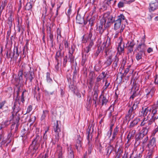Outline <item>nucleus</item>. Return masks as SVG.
I'll use <instances>...</instances> for the list:
<instances>
[{
	"label": "nucleus",
	"instance_id": "obj_1",
	"mask_svg": "<svg viewBox=\"0 0 158 158\" xmlns=\"http://www.w3.org/2000/svg\"><path fill=\"white\" fill-rule=\"evenodd\" d=\"M41 140L42 136L40 133H36L29 148L27 151L28 153L30 154L32 156H35L36 151L40 146Z\"/></svg>",
	"mask_w": 158,
	"mask_h": 158
},
{
	"label": "nucleus",
	"instance_id": "obj_2",
	"mask_svg": "<svg viewBox=\"0 0 158 158\" xmlns=\"http://www.w3.org/2000/svg\"><path fill=\"white\" fill-rule=\"evenodd\" d=\"M29 66L25 64L22 66V68L19 71L18 74V78H15V81L16 82V85H17L20 83H22L23 81V73L25 71L29 70Z\"/></svg>",
	"mask_w": 158,
	"mask_h": 158
},
{
	"label": "nucleus",
	"instance_id": "obj_3",
	"mask_svg": "<svg viewBox=\"0 0 158 158\" xmlns=\"http://www.w3.org/2000/svg\"><path fill=\"white\" fill-rule=\"evenodd\" d=\"M12 116L13 117V120H15L16 122L18 123L20 119V114L19 112L21 110L19 108V104L18 101L14 102Z\"/></svg>",
	"mask_w": 158,
	"mask_h": 158
},
{
	"label": "nucleus",
	"instance_id": "obj_4",
	"mask_svg": "<svg viewBox=\"0 0 158 158\" xmlns=\"http://www.w3.org/2000/svg\"><path fill=\"white\" fill-rule=\"evenodd\" d=\"M127 23V20L123 14H121L117 17V19L114 21V29L115 30L118 29L121 24L125 25Z\"/></svg>",
	"mask_w": 158,
	"mask_h": 158
},
{
	"label": "nucleus",
	"instance_id": "obj_5",
	"mask_svg": "<svg viewBox=\"0 0 158 158\" xmlns=\"http://www.w3.org/2000/svg\"><path fill=\"white\" fill-rule=\"evenodd\" d=\"M156 89L154 86H148L145 89L146 97L148 100L152 99L155 95Z\"/></svg>",
	"mask_w": 158,
	"mask_h": 158
},
{
	"label": "nucleus",
	"instance_id": "obj_6",
	"mask_svg": "<svg viewBox=\"0 0 158 158\" xmlns=\"http://www.w3.org/2000/svg\"><path fill=\"white\" fill-rule=\"evenodd\" d=\"M64 54V51H62V50H58L56 53L55 59L56 61L55 63H56V64L55 65V68L57 71L60 66V62L61 60V57Z\"/></svg>",
	"mask_w": 158,
	"mask_h": 158
},
{
	"label": "nucleus",
	"instance_id": "obj_7",
	"mask_svg": "<svg viewBox=\"0 0 158 158\" xmlns=\"http://www.w3.org/2000/svg\"><path fill=\"white\" fill-rule=\"evenodd\" d=\"M29 72L27 71H25L23 75L26 79V81L27 80H29L30 82H32V80L35 77V75L34 70L33 69H31L30 66H29Z\"/></svg>",
	"mask_w": 158,
	"mask_h": 158
},
{
	"label": "nucleus",
	"instance_id": "obj_8",
	"mask_svg": "<svg viewBox=\"0 0 158 158\" xmlns=\"http://www.w3.org/2000/svg\"><path fill=\"white\" fill-rule=\"evenodd\" d=\"M157 109L156 108H153L151 109V118L150 119L148 122L149 125H151L155 121V120L158 118V114L157 113Z\"/></svg>",
	"mask_w": 158,
	"mask_h": 158
},
{
	"label": "nucleus",
	"instance_id": "obj_9",
	"mask_svg": "<svg viewBox=\"0 0 158 158\" xmlns=\"http://www.w3.org/2000/svg\"><path fill=\"white\" fill-rule=\"evenodd\" d=\"M92 127L89 126V127L88 128L86 134L87 135V139L88 141V152L89 154L91 153V151L92 148L93 147L91 143H90V141L91 140L92 138V135L91 133V128Z\"/></svg>",
	"mask_w": 158,
	"mask_h": 158
},
{
	"label": "nucleus",
	"instance_id": "obj_10",
	"mask_svg": "<svg viewBox=\"0 0 158 158\" xmlns=\"http://www.w3.org/2000/svg\"><path fill=\"white\" fill-rule=\"evenodd\" d=\"M147 150L154 151L156 148V139L155 137H152L148 142L147 146Z\"/></svg>",
	"mask_w": 158,
	"mask_h": 158
},
{
	"label": "nucleus",
	"instance_id": "obj_11",
	"mask_svg": "<svg viewBox=\"0 0 158 158\" xmlns=\"http://www.w3.org/2000/svg\"><path fill=\"white\" fill-rule=\"evenodd\" d=\"M142 115L144 117H149V118H150L151 116V108L149 107H147L145 108H142V110L141 111Z\"/></svg>",
	"mask_w": 158,
	"mask_h": 158
},
{
	"label": "nucleus",
	"instance_id": "obj_12",
	"mask_svg": "<svg viewBox=\"0 0 158 158\" xmlns=\"http://www.w3.org/2000/svg\"><path fill=\"white\" fill-rule=\"evenodd\" d=\"M81 139V138L79 137L76 142L75 147L77 152H80L81 150L82 149Z\"/></svg>",
	"mask_w": 158,
	"mask_h": 158
},
{
	"label": "nucleus",
	"instance_id": "obj_13",
	"mask_svg": "<svg viewBox=\"0 0 158 158\" xmlns=\"http://www.w3.org/2000/svg\"><path fill=\"white\" fill-rule=\"evenodd\" d=\"M18 51V50H7L6 56L7 58H12L15 56V52L16 56H18L19 53Z\"/></svg>",
	"mask_w": 158,
	"mask_h": 158
},
{
	"label": "nucleus",
	"instance_id": "obj_14",
	"mask_svg": "<svg viewBox=\"0 0 158 158\" xmlns=\"http://www.w3.org/2000/svg\"><path fill=\"white\" fill-rule=\"evenodd\" d=\"M54 124V125L53 127L54 131L56 133V135H57L58 136H59V133L61 131V130L58 121H56Z\"/></svg>",
	"mask_w": 158,
	"mask_h": 158
},
{
	"label": "nucleus",
	"instance_id": "obj_15",
	"mask_svg": "<svg viewBox=\"0 0 158 158\" xmlns=\"http://www.w3.org/2000/svg\"><path fill=\"white\" fill-rule=\"evenodd\" d=\"M99 102L101 103L102 106L106 105L108 102V100L106 97L101 94L99 97Z\"/></svg>",
	"mask_w": 158,
	"mask_h": 158
},
{
	"label": "nucleus",
	"instance_id": "obj_16",
	"mask_svg": "<svg viewBox=\"0 0 158 158\" xmlns=\"http://www.w3.org/2000/svg\"><path fill=\"white\" fill-rule=\"evenodd\" d=\"M135 112H133L132 110H129L127 113L126 114L125 118L126 120H128L129 122L131 120L133 119L134 117Z\"/></svg>",
	"mask_w": 158,
	"mask_h": 158
},
{
	"label": "nucleus",
	"instance_id": "obj_17",
	"mask_svg": "<svg viewBox=\"0 0 158 158\" xmlns=\"http://www.w3.org/2000/svg\"><path fill=\"white\" fill-rule=\"evenodd\" d=\"M140 119L137 118H135L133 121H131L129 126L130 129H134V127L136 126L139 122Z\"/></svg>",
	"mask_w": 158,
	"mask_h": 158
},
{
	"label": "nucleus",
	"instance_id": "obj_18",
	"mask_svg": "<svg viewBox=\"0 0 158 158\" xmlns=\"http://www.w3.org/2000/svg\"><path fill=\"white\" fill-rule=\"evenodd\" d=\"M137 86V85L136 84H135L132 86V90L134 91L133 94L130 97L131 98H132L133 99L139 93V92L138 91V88L136 87Z\"/></svg>",
	"mask_w": 158,
	"mask_h": 158
},
{
	"label": "nucleus",
	"instance_id": "obj_19",
	"mask_svg": "<svg viewBox=\"0 0 158 158\" xmlns=\"http://www.w3.org/2000/svg\"><path fill=\"white\" fill-rule=\"evenodd\" d=\"M135 132L136 131L134 129H130L127 136V142H129L131 139L133 138L135 135Z\"/></svg>",
	"mask_w": 158,
	"mask_h": 158
},
{
	"label": "nucleus",
	"instance_id": "obj_20",
	"mask_svg": "<svg viewBox=\"0 0 158 158\" xmlns=\"http://www.w3.org/2000/svg\"><path fill=\"white\" fill-rule=\"evenodd\" d=\"M150 129V127L148 126L147 125H146V126L143 127L142 129L140 131V133L143 134L144 135H147L149 130Z\"/></svg>",
	"mask_w": 158,
	"mask_h": 158
},
{
	"label": "nucleus",
	"instance_id": "obj_21",
	"mask_svg": "<svg viewBox=\"0 0 158 158\" xmlns=\"http://www.w3.org/2000/svg\"><path fill=\"white\" fill-rule=\"evenodd\" d=\"M76 22L80 24H82L83 23L84 25H85L87 23V22L84 21L83 18L81 17L80 15H77L76 17Z\"/></svg>",
	"mask_w": 158,
	"mask_h": 158
},
{
	"label": "nucleus",
	"instance_id": "obj_22",
	"mask_svg": "<svg viewBox=\"0 0 158 158\" xmlns=\"http://www.w3.org/2000/svg\"><path fill=\"white\" fill-rule=\"evenodd\" d=\"M145 136V135H144L140 133H139V134L138 136L136 135L135 136V144H137V145L139 144L140 143V141L143 139Z\"/></svg>",
	"mask_w": 158,
	"mask_h": 158
},
{
	"label": "nucleus",
	"instance_id": "obj_23",
	"mask_svg": "<svg viewBox=\"0 0 158 158\" xmlns=\"http://www.w3.org/2000/svg\"><path fill=\"white\" fill-rule=\"evenodd\" d=\"M123 38L121 36L119 37L118 40V45L117 49H124V44L122 43Z\"/></svg>",
	"mask_w": 158,
	"mask_h": 158
},
{
	"label": "nucleus",
	"instance_id": "obj_24",
	"mask_svg": "<svg viewBox=\"0 0 158 158\" xmlns=\"http://www.w3.org/2000/svg\"><path fill=\"white\" fill-rule=\"evenodd\" d=\"M114 149V148L112 145H109L106 148V155L109 156Z\"/></svg>",
	"mask_w": 158,
	"mask_h": 158
},
{
	"label": "nucleus",
	"instance_id": "obj_25",
	"mask_svg": "<svg viewBox=\"0 0 158 158\" xmlns=\"http://www.w3.org/2000/svg\"><path fill=\"white\" fill-rule=\"evenodd\" d=\"M150 118H149V117H144L143 121L141 122L140 126L141 127L146 126V125H147L148 126H150L151 125L148 124V122L149 121Z\"/></svg>",
	"mask_w": 158,
	"mask_h": 158
},
{
	"label": "nucleus",
	"instance_id": "obj_26",
	"mask_svg": "<svg viewBox=\"0 0 158 158\" xmlns=\"http://www.w3.org/2000/svg\"><path fill=\"white\" fill-rule=\"evenodd\" d=\"M68 158H74L73 152L70 145L68 147Z\"/></svg>",
	"mask_w": 158,
	"mask_h": 158
},
{
	"label": "nucleus",
	"instance_id": "obj_27",
	"mask_svg": "<svg viewBox=\"0 0 158 158\" xmlns=\"http://www.w3.org/2000/svg\"><path fill=\"white\" fill-rule=\"evenodd\" d=\"M98 97V93L96 90L95 91L93 95V100L94 101L93 103L95 105V107H96L97 106V101Z\"/></svg>",
	"mask_w": 158,
	"mask_h": 158
},
{
	"label": "nucleus",
	"instance_id": "obj_28",
	"mask_svg": "<svg viewBox=\"0 0 158 158\" xmlns=\"http://www.w3.org/2000/svg\"><path fill=\"white\" fill-rule=\"evenodd\" d=\"M158 4L156 2L151 3L150 4L149 10L151 11H153L157 8Z\"/></svg>",
	"mask_w": 158,
	"mask_h": 158
},
{
	"label": "nucleus",
	"instance_id": "obj_29",
	"mask_svg": "<svg viewBox=\"0 0 158 158\" xmlns=\"http://www.w3.org/2000/svg\"><path fill=\"white\" fill-rule=\"evenodd\" d=\"M73 52L74 50H69V56L71 63H72L74 62V56L73 55Z\"/></svg>",
	"mask_w": 158,
	"mask_h": 158
},
{
	"label": "nucleus",
	"instance_id": "obj_30",
	"mask_svg": "<svg viewBox=\"0 0 158 158\" xmlns=\"http://www.w3.org/2000/svg\"><path fill=\"white\" fill-rule=\"evenodd\" d=\"M61 30L58 28L56 30V39L58 41L61 40Z\"/></svg>",
	"mask_w": 158,
	"mask_h": 158
},
{
	"label": "nucleus",
	"instance_id": "obj_31",
	"mask_svg": "<svg viewBox=\"0 0 158 158\" xmlns=\"http://www.w3.org/2000/svg\"><path fill=\"white\" fill-rule=\"evenodd\" d=\"M135 44L134 42L133 41H129L127 44V47L129 49H132L134 46Z\"/></svg>",
	"mask_w": 158,
	"mask_h": 158
},
{
	"label": "nucleus",
	"instance_id": "obj_32",
	"mask_svg": "<svg viewBox=\"0 0 158 158\" xmlns=\"http://www.w3.org/2000/svg\"><path fill=\"white\" fill-rule=\"evenodd\" d=\"M119 128L117 126L114 129L113 135L112 136V139H114L116 137V136L118 132Z\"/></svg>",
	"mask_w": 158,
	"mask_h": 158
},
{
	"label": "nucleus",
	"instance_id": "obj_33",
	"mask_svg": "<svg viewBox=\"0 0 158 158\" xmlns=\"http://www.w3.org/2000/svg\"><path fill=\"white\" fill-rule=\"evenodd\" d=\"M148 137L147 135H145L142 140V146L143 149L145 147V144L147 143L148 140Z\"/></svg>",
	"mask_w": 158,
	"mask_h": 158
},
{
	"label": "nucleus",
	"instance_id": "obj_34",
	"mask_svg": "<svg viewBox=\"0 0 158 158\" xmlns=\"http://www.w3.org/2000/svg\"><path fill=\"white\" fill-rule=\"evenodd\" d=\"M48 114V111L47 110H43V113L42 114L41 120H42L45 119L47 115Z\"/></svg>",
	"mask_w": 158,
	"mask_h": 158
},
{
	"label": "nucleus",
	"instance_id": "obj_35",
	"mask_svg": "<svg viewBox=\"0 0 158 158\" xmlns=\"http://www.w3.org/2000/svg\"><path fill=\"white\" fill-rule=\"evenodd\" d=\"M111 59V56H109L108 59L105 63V64L106 65V66H109L111 64L112 62Z\"/></svg>",
	"mask_w": 158,
	"mask_h": 158
},
{
	"label": "nucleus",
	"instance_id": "obj_36",
	"mask_svg": "<svg viewBox=\"0 0 158 158\" xmlns=\"http://www.w3.org/2000/svg\"><path fill=\"white\" fill-rule=\"evenodd\" d=\"M14 19L10 16L8 19V23L9 24V27L10 28L12 26V22L13 20Z\"/></svg>",
	"mask_w": 158,
	"mask_h": 158
},
{
	"label": "nucleus",
	"instance_id": "obj_37",
	"mask_svg": "<svg viewBox=\"0 0 158 158\" xmlns=\"http://www.w3.org/2000/svg\"><path fill=\"white\" fill-rule=\"evenodd\" d=\"M47 81L48 82L51 83L52 82V80L50 77V74L49 73H47L46 74Z\"/></svg>",
	"mask_w": 158,
	"mask_h": 158
},
{
	"label": "nucleus",
	"instance_id": "obj_38",
	"mask_svg": "<svg viewBox=\"0 0 158 158\" xmlns=\"http://www.w3.org/2000/svg\"><path fill=\"white\" fill-rule=\"evenodd\" d=\"M32 7V4L31 2H27L25 6V9L26 10H30L31 9Z\"/></svg>",
	"mask_w": 158,
	"mask_h": 158
},
{
	"label": "nucleus",
	"instance_id": "obj_39",
	"mask_svg": "<svg viewBox=\"0 0 158 158\" xmlns=\"http://www.w3.org/2000/svg\"><path fill=\"white\" fill-rule=\"evenodd\" d=\"M148 151V153H147L146 156L150 158H152L153 153L154 152V151H150V150H147Z\"/></svg>",
	"mask_w": 158,
	"mask_h": 158
},
{
	"label": "nucleus",
	"instance_id": "obj_40",
	"mask_svg": "<svg viewBox=\"0 0 158 158\" xmlns=\"http://www.w3.org/2000/svg\"><path fill=\"white\" fill-rule=\"evenodd\" d=\"M123 149L121 148H119L118 150V151L117 152L116 154L119 156H121L122 155V154L123 153Z\"/></svg>",
	"mask_w": 158,
	"mask_h": 158
},
{
	"label": "nucleus",
	"instance_id": "obj_41",
	"mask_svg": "<svg viewBox=\"0 0 158 158\" xmlns=\"http://www.w3.org/2000/svg\"><path fill=\"white\" fill-rule=\"evenodd\" d=\"M145 44H144V41H143V43L139 44L138 45L137 48L138 49H144L145 48Z\"/></svg>",
	"mask_w": 158,
	"mask_h": 158
},
{
	"label": "nucleus",
	"instance_id": "obj_42",
	"mask_svg": "<svg viewBox=\"0 0 158 158\" xmlns=\"http://www.w3.org/2000/svg\"><path fill=\"white\" fill-rule=\"evenodd\" d=\"M94 20L95 19L94 18H91L88 21L89 24L91 27H92L93 25Z\"/></svg>",
	"mask_w": 158,
	"mask_h": 158
},
{
	"label": "nucleus",
	"instance_id": "obj_43",
	"mask_svg": "<svg viewBox=\"0 0 158 158\" xmlns=\"http://www.w3.org/2000/svg\"><path fill=\"white\" fill-rule=\"evenodd\" d=\"M110 85V83H108L107 82V80H106L105 81V85L103 86V92H104L106 89L108 87L109 85Z\"/></svg>",
	"mask_w": 158,
	"mask_h": 158
},
{
	"label": "nucleus",
	"instance_id": "obj_44",
	"mask_svg": "<svg viewBox=\"0 0 158 158\" xmlns=\"http://www.w3.org/2000/svg\"><path fill=\"white\" fill-rule=\"evenodd\" d=\"M107 19H108L107 23H112L114 21V19L113 17L111 15H109Z\"/></svg>",
	"mask_w": 158,
	"mask_h": 158
},
{
	"label": "nucleus",
	"instance_id": "obj_45",
	"mask_svg": "<svg viewBox=\"0 0 158 158\" xmlns=\"http://www.w3.org/2000/svg\"><path fill=\"white\" fill-rule=\"evenodd\" d=\"M102 79H103V81L104 82V78L101 76V74H100L96 78V84H97V82H98L99 81H100Z\"/></svg>",
	"mask_w": 158,
	"mask_h": 158
},
{
	"label": "nucleus",
	"instance_id": "obj_46",
	"mask_svg": "<svg viewBox=\"0 0 158 158\" xmlns=\"http://www.w3.org/2000/svg\"><path fill=\"white\" fill-rule=\"evenodd\" d=\"M89 39L88 38L87 36H85L84 35L82 37V42L83 43H86L88 42Z\"/></svg>",
	"mask_w": 158,
	"mask_h": 158
},
{
	"label": "nucleus",
	"instance_id": "obj_47",
	"mask_svg": "<svg viewBox=\"0 0 158 158\" xmlns=\"http://www.w3.org/2000/svg\"><path fill=\"white\" fill-rule=\"evenodd\" d=\"M138 106L135 104H133L132 106L130 109V110H132L133 112H135V110L138 108Z\"/></svg>",
	"mask_w": 158,
	"mask_h": 158
},
{
	"label": "nucleus",
	"instance_id": "obj_48",
	"mask_svg": "<svg viewBox=\"0 0 158 158\" xmlns=\"http://www.w3.org/2000/svg\"><path fill=\"white\" fill-rule=\"evenodd\" d=\"M77 70L76 69V67L75 68V70L73 73V79H76L77 76Z\"/></svg>",
	"mask_w": 158,
	"mask_h": 158
},
{
	"label": "nucleus",
	"instance_id": "obj_49",
	"mask_svg": "<svg viewBox=\"0 0 158 158\" xmlns=\"http://www.w3.org/2000/svg\"><path fill=\"white\" fill-rule=\"evenodd\" d=\"M105 52L107 56L109 55V56H111L112 57L113 56L111 50H105Z\"/></svg>",
	"mask_w": 158,
	"mask_h": 158
},
{
	"label": "nucleus",
	"instance_id": "obj_50",
	"mask_svg": "<svg viewBox=\"0 0 158 158\" xmlns=\"http://www.w3.org/2000/svg\"><path fill=\"white\" fill-rule=\"evenodd\" d=\"M94 69L97 72L99 71L101 69V66L99 64H96L94 68Z\"/></svg>",
	"mask_w": 158,
	"mask_h": 158
},
{
	"label": "nucleus",
	"instance_id": "obj_51",
	"mask_svg": "<svg viewBox=\"0 0 158 158\" xmlns=\"http://www.w3.org/2000/svg\"><path fill=\"white\" fill-rule=\"evenodd\" d=\"M69 88L72 91L74 92V90L76 88V87L75 85L73 84H71L70 85H69Z\"/></svg>",
	"mask_w": 158,
	"mask_h": 158
},
{
	"label": "nucleus",
	"instance_id": "obj_52",
	"mask_svg": "<svg viewBox=\"0 0 158 158\" xmlns=\"http://www.w3.org/2000/svg\"><path fill=\"white\" fill-rule=\"evenodd\" d=\"M94 45V41L93 39H92L90 41V42L88 46V49H90L92 47L93 45Z\"/></svg>",
	"mask_w": 158,
	"mask_h": 158
},
{
	"label": "nucleus",
	"instance_id": "obj_53",
	"mask_svg": "<svg viewBox=\"0 0 158 158\" xmlns=\"http://www.w3.org/2000/svg\"><path fill=\"white\" fill-rule=\"evenodd\" d=\"M6 103V101L4 100L1 102H0V109H2L4 105Z\"/></svg>",
	"mask_w": 158,
	"mask_h": 158
},
{
	"label": "nucleus",
	"instance_id": "obj_54",
	"mask_svg": "<svg viewBox=\"0 0 158 158\" xmlns=\"http://www.w3.org/2000/svg\"><path fill=\"white\" fill-rule=\"evenodd\" d=\"M61 148L60 147H58V148L59 150H60V151L59 152V154H58V158H62V152L61 150H60L61 149Z\"/></svg>",
	"mask_w": 158,
	"mask_h": 158
},
{
	"label": "nucleus",
	"instance_id": "obj_55",
	"mask_svg": "<svg viewBox=\"0 0 158 158\" xmlns=\"http://www.w3.org/2000/svg\"><path fill=\"white\" fill-rule=\"evenodd\" d=\"M125 3V2H123L122 1L120 2L118 5V6L119 8H121L122 7H123L124 6V4Z\"/></svg>",
	"mask_w": 158,
	"mask_h": 158
},
{
	"label": "nucleus",
	"instance_id": "obj_56",
	"mask_svg": "<svg viewBox=\"0 0 158 158\" xmlns=\"http://www.w3.org/2000/svg\"><path fill=\"white\" fill-rule=\"evenodd\" d=\"M158 132V127H156L152 132V135L154 136L155 134Z\"/></svg>",
	"mask_w": 158,
	"mask_h": 158
},
{
	"label": "nucleus",
	"instance_id": "obj_57",
	"mask_svg": "<svg viewBox=\"0 0 158 158\" xmlns=\"http://www.w3.org/2000/svg\"><path fill=\"white\" fill-rule=\"evenodd\" d=\"M141 53H138L136 56V59L139 60V59L141 58Z\"/></svg>",
	"mask_w": 158,
	"mask_h": 158
},
{
	"label": "nucleus",
	"instance_id": "obj_58",
	"mask_svg": "<svg viewBox=\"0 0 158 158\" xmlns=\"http://www.w3.org/2000/svg\"><path fill=\"white\" fill-rule=\"evenodd\" d=\"M32 110V106L31 105L29 106L27 108L26 113H29Z\"/></svg>",
	"mask_w": 158,
	"mask_h": 158
},
{
	"label": "nucleus",
	"instance_id": "obj_59",
	"mask_svg": "<svg viewBox=\"0 0 158 158\" xmlns=\"http://www.w3.org/2000/svg\"><path fill=\"white\" fill-rule=\"evenodd\" d=\"M110 43V39L109 38H107V39L106 43H105V44L106 43V44H104V46L105 47H106L107 46H109V44Z\"/></svg>",
	"mask_w": 158,
	"mask_h": 158
},
{
	"label": "nucleus",
	"instance_id": "obj_60",
	"mask_svg": "<svg viewBox=\"0 0 158 158\" xmlns=\"http://www.w3.org/2000/svg\"><path fill=\"white\" fill-rule=\"evenodd\" d=\"M67 56H66L64 58V61L63 63V66L65 67V65L67 62Z\"/></svg>",
	"mask_w": 158,
	"mask_h": 158
},
{
	"label": "nucleus",
	"instance_id": "obj_61",
	"mask_svg": "<svg viewBox=\"0 0 158 158\" xmlns=\"http://www.w3.org/2000/svg\"><path fill=\"white\" fill-rule=\"evenodd\" d=\"M131 66H129L127 67L125 69V71L124 74H125V75H126L129 72L130 70L129 68H130Z\"/></svg>",
	"mask_w": 158,
	"mask_h": 158
},
{
	"label": "nucleus",
	"instance_id": "obj_62",
	"mask_svg": "<svg viewBox=\"0 0 158 158\" xmlns=\"http://www.w3.org/2000/svg\"><path fill=\"white\" fill-rule=\"evenodd\" d=\"M36 119V118L35 116L32 117L31 118L29 119V122H31L32 123H34Z\"/></svg>",
	"mask_w": 158,
	"mask_h": 158
},
{
	"label": "nucleus",
	"instance_id": "obj_63",
	"mask_svg": "<svg viewBox=\"0 0 158 158\" xmlns=\"http://www.w3.org/2000/svg\"><path fill=\"white\" fill-rule=\"evenodd\" d=\"M99 33L102 34L104 32V30L102 29V25L101 26H99Z\"/></svg>",
	"mask_w": 158,
	"mask_h": 158
},
{
	"label": "nucleus",
	"instance_id": "obj_64",
	"mask_svg": "<svg viewBox=\"0 0 158 158\" xmlns=\"http://www.w3.org/2000/svg\"><path fill=\"white\" fill-rule=\"evenodd\" d=\"M140 101V99L138 98L135 100L134 104L138 105Z\"/></svg>",
	"mask_w": 158,
	"mask_h": 158
}]
</instances>
